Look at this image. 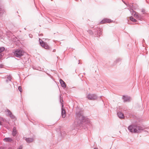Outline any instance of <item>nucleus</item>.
<instances>
[{
	"label": "nucleus",
	"instance_id": "bb28decb",
	"mask_svg": "<svg viewBox=\"0 0 149 149\" xmlns=\"http://www.w3.org/2000/svg\"><path fill=\"white\" fill-rule=\"evenodd\" d=\"M89 33H90V34L92 35L93 34V33L92 31L90 30L88 31Z\"/></svg>",
	"mask_w": 149,
	"mask_h": 149
},
{
	"label": "nucleus",
	"instance_id": "f8f14e48",
	"mask_svg": "<svg viewBox=\"0 0 149 149\" xmlns=\"http://www.w3.org/2000/svg\"><path fill=\"white\" fill-rule=\"evenodd\" d=\"M4 10L2 8L1 1H0V16H1L4 13Z\"/></svg>",
	"mask_w": 149,
	"mask_h": 149
},
{
	"label": "nucleus",
	"instance_id": "79ce46f5",
	"mask_svg": "<svg viewBox=\"0 0 149 149\" xmlns=\"http://www.w3.org/2000/svg\"><path fill=\"white\" fill-rule=\"evenodd\" d=\"M51 0L52 1V0Z\"/></svg>",
	"mask_w": 149,
	"mask_h": 149
},
{
	"label": "nucleus",
	"instance_id": "423d86ee",
	"mask_svg": "<svg viewBox=\"0 0 149 149\" xmlns=\"http://www.w3.org/2000/svg\"><path fill=\"white\" fill-rule=\"evenodd\" d=\"M132 14H134V17L138 19H139L141 20V15H139L135 11H133V13Z\"/></svg>",
	"mask_w": 149,
	"mask_h": 149
},
{
	"label": "nucleus",
	"instance_id": "a19ab883",
	"mask_svg": "<svg viewBox=\"0 0 149 149\" xmlns=\"http://www.w3.org/2000/svg\"><path fill=\"white\" fill-rule=\"evenodd\" d=\"M24 29H26V28H24Z\"/></svg>",
	"mask_w": 149,
	"mask_h": 149
},
{
	"label": "nucleus",
	"instance_id": "f704fd0d",
	"mask_svg": "<svg viewBox=\"0 0 149 149\" xmlns=\"http://www.w3.org/2000/svg\"><path fill=\"white\" fill-rule=\"evenodd\" d=\"M75 129H77V128H75V129H74V130H75Z\"/></svg>",
	"mask_w": 149,
	"mask_h": 149
},
{
	"label": "nucleus",
	"instance_id": "2f4dec72",
	"mask_svg": "<svg viewBox=\"0 0 149 149\" xmlns=\"http://www.w3.org/2000/svg\"><path fill=\"white\" fill-rule=\"evenodd\" d=\"M56 51V49H53V52H55Z\"/></svg>",
	"mask_w": 149,
	"mask_h": 149
},
{
	"label": "nucleus",
	"instance_id": "7ed1b4c3",
	"mask_svg": "<svg viewBox=\"0 0 149 149\" xmlns=\"http://www.w3.org/2000/svg\"><path fill=\"white\" fill-rule=\"evenodd\" d=\"M39 42L41 46L42 47L44 48L45 49H46L48 50L50 49V47L49 46L47 45V43L46 42H44L42 40L40 39H39Z\"/></svg>",
	"mask_w": 149,
	"mask_h": 149
},
{
	"label": "nucleus",
	"instance_id": "f3484780",
	"mask_svg": "<svg viewBox=\"0 0 149 149\" xmlns=\"http://www.w3.org/2000/svg\"><path fill=\"white\" fill-rule=\"evenodd\" d=\"M17 134V131L16 128L14 127L13 128V131L12 132V135L13 136H15Z\"/></svg>",
	"mask_w": 149,
	"mask_h": 149
},
{
	"label": "nucleus",
	"instance_id": "b1692460",
	"mask_svg": "<svg viewBox=\"0 0 149 149\" xmlns=\"http://www.w3.org/2000/svg\"><path fill=\"white\" fill-rule=\"evenodd\" d=\"M18 89L20 92H21L22 91L21 86H19L18 87Z\"/></svg>",
	"mask_w": 149,
	"mask_h": 149
},
{
	"label": "nucleus",
	"instance_id": "cd10ccee",
	"mask_svg": "<svg viewBox=\"0 0 149 149\" xmlns=\"http://www.w3.org/2000/svg\"><path fill=\"white\" fill-rule=\"evenodd\" d=\"M22 146H20L17 149H22Z\"/></svg>",
	"mask_w": 149,
	"mask_h": 149
},
{
	"label": "nucleus",
	"instance_id": "a878e982",
	"mask_svg": "<svg viewBox=\"0 0 149 149\" xmlns=\"http://www.w3.org/2000/svg\"><path fill=\"white\" fill-rule=\"evenodd\" d=\"M10 116L11 118L12 119H14L15 118V116L12 114V113H11V114H10Z\"/></svg>",
	"mask_w": 149,
	"mask_h": 149
},
{
	"label": "nucleus",
	"instance_id": "58836bf2",
	"mask_svg": "<svg viewBox=\"0 0 149 149\" xmlns=\"http://www.w3.org/2000/svg\"><path fill=\"white\" fill-rule=\"evenodd\" d=\"M41 34H40V35H41V36H42V35H41Z\"/></svg>",
	"mask_w": 149,
	"mask_h": 149
},
{
	"label": "nucleus",
	"instance_id": "0eeeda50",
	"mask_svg": "<svg viewBox=\"0 0 149 149\" xmlns=\"http://www.w3.org/2000/svg\"><path fill=\"white\" fill-rule=\"evenodd\" d=\"M135 128L137 130V132H140L141 131L143 130V128L142 127L135 125Z\"/></svg>",
	"mask_w": 149,
	"mask_h": 149
},
{
	"label": "nucleus",
	"instance_id": "e433bc0d",
	"mask_svg": "<svg viewBox=\"0 0 149 149\" xmlns=\"http://www.w3.org/2000/svg\"><path fill=\"white\" fill-rule=\"evenodd\" d=\"M1 37V35L0 34V38Z\"/></svg>",
	"mask_w": 149,
	"mask_h": 149
},
{
	"label": "nucleus",
	"instance_id": "c9c22d12",
	"mask_svg": "<svg viewBox=\"0 0 149 149\" xmlns=\"http://www.w3.org/2000/svg\"><path fill=\"white\" fill-rule=\"evenodd\" d=\"M57 58H58V59L59 58V59L60 58H58V57H57Z\"/></svg>",
	"mask_w": 149,
	"mask_h": 149
},
{
	"label": "nucleus",
	"instance_id": "4468645a",
	"mask_svg": "<svg viewBox=\"0 0 149 149\" xmlns=\"http://www.w3.org/2000/svg\"><path fill=\"white\" fill-rule=\"evenodd\" d=\"M117 115L120 118H122L124 117L123 113L120 111H118L117 112Z\"/></svg>",
	"mask_w": 149,
	"mask_h": 149
},
{
	"label": "nucleus",
	"instance_id": "ddd939ff",
	"mask_svg": "<svg viewBox=\"0 0 149 149\" xmlns=\"http://www.w3.org/2000/svg\"><path fill=\"white\" fill-rule=\"evenodd\" d=\"M124 102H129L130 100V97L127 96H123V97Z\"/></svg>",
	"mask_w": 149,
	"mask_h": 149
},
{
	"label": "nucleus",
	"instance_id": "1a4fd4ad",
	"mask_svg": "<svg viewBox=\"0 0 149 149\" xmlns=\"http://www.w3.org/2000/svg\"><path fill=\"white\" fill-rule=\"evenodd\" d=\"M111 22V19H107V18H104L100 22V23L101 24H103L105 23L106 22L110 23Z\"/></svg>",
	"mask_w": 149,
	"mask_h": 149
},
{
	"label": "nucleus",
	"instance_id": "a211bd4d",
	"mask_svg": "<svg viewBox=\"0 0 149 149\" xmlns=\"http://www.w3.org/2000/svg\"><path fill=\"white\" fill-rule=\"evenodd\" d=\"M5 48L3 47H0V57H1V56H2V54H1V53L4 50Z\"/></svg>",
	"mask_w": 149,
	"mask_h": 149
},
{
	"label": "nucleus",
	"instance_id": "412c9836",
	"mask_svg": "<svg viewBox=\"0 0 149 149\" xmlns=\"http://www.w3.org/2000/svg\"><path fill=\"white\" fill-rule=\"evenodd\" d=\"M60 133L61 134V135L62 137L63 136H64L66 135L65 132V131H63V132L62 131H61L60 132Z\"/></svg>",
	"mask_w": 149,
	"mask_h": 149
},
{
	"label": "nucleus",
	"instance_id": "f03ea898",
	"mask_svg": "<svg viewBox=\"0 0 149 149\" xmlns=\"http://www.w3.org/2000/svg\"><path fill=\"white\" fill-rule=\"evenodd\" d=\"M13 53L15 56L20 58L23 55L24 52L21 49H18L15 50L13 52Z\"/></svg>",
	"mask_w": 149,
	"mask_h": 149
},
{
	"label": "nucleus",
	"instance_id": "6ab92c4d",
	"mask_svg": "<svg viewBox=\"0 0 149 149\" xmlns=\"http://www.w3.org/2000/svg\"><path fill=\"white\" fill-rule=\"evenodd\" d=\"M12 77L10 75H9L7 77V79L6 80V81L7 83H8V81H10Z\"/></svg>",
	"mask_w": 149,
	"mask_h": 149
},
{
	"label": "nucleus",
	"instance_id": "4be33fe9",
	"mask_svg": "<svg viewBox=\"0 0 149 149\" xmlns=\"http://www.w3.org/2000/svg\"><path fill=\"white\" fill-rule=\"evenodd\" d=\"M121 59L120 58H117L116 60V63H118L121 61Z\"/></svg>",
	"mask_w": 149,
	"mask_h": 149
},
{
	"label": "nucleus",
	"instance_id": "72a5a7b5",
	"mask_svg": "<svg viewBox=\"0 0 149 149\" xmlns=\"http://www.w3.org/2000/svg\"><path fill=\"white\" fill-rule=\"evenodd\" d=\"M80 60H79V63H78L79 64V63H80Z\"/></svg>",
	"mask_w": 149,
	"mask_h": 149
},
{
	"label": "nucleus",
	"instance_id": "ea45409f",
	"mask_svg": "<svg viewBox=\"0 0 149 149\" xmlns=\"http://www.w3.org/2000/svg\"><path fill=\"white\" fill-rule=\"evenodd\" d=\"M41 34H40V35H41V36H42V35H41Z\"/></svg>",
	"mask_w": 149,
	"mask_h": 149
},
{
	"label": "nucleus",
	"instance_id": "c756f323",
	"mask_svg": "<svg viewBox=\"0 0 149 149\" xmlns=\"http://www.w3.org/2000/svg\"><path fill=\"white\" fill-rule=\"evenodd\" d=\"M29 36L30 38H32L33 36L31 34H29Z\"/></svg>",
	"mask_w": 149,
	"mask_h": 149
},
{
	"label": "nucleus",
	"instance_id": "39448f33",
	"mask_svg": "<svg viewBox=\"0 0 149 149\" xmlns=\"http://www.w3.org/2000/svg\"><path fill=\"white\" fill-rule=\"evenodd\" d=\"M128 129L129 131L132 133L137 132V130L135 128V125H130L128 127Z\"/></svg>",
	"mask_w": 149,
	"mask_h": 149
},
{
	"label": "nucleus",
	"instance_id": "aec40b11",
	"mask_svg": "<svg viewBox=\"0 0 149 149\" xmlns=\"http://www.w3.org/2000/svg\"><path fill=\"white\" fill-rule=\"evenodd\" d=\"M130 19L132 21L134 22H136L137 21L136 20L134 19V18L132 16H131L130 17Z\"/></svg>",
	"mask_w": 149,
	"mask_h": 149
},
{
	"label": "nucleus",
	"instance_id": "4c0bfd02",
	"mask_svg": "<svg viewBox=\"0 0 149 149\" xmlns=\"http://www.w3.org/2000/svg\"><path fill=\"white\" fill-rule=\"evenodd\" d=\"M1 58V57H0V59Z\"/></svg>",
	"mask_w": 149,
	"mask_h": 149
},
{
	"label": "nucleus",
	"instance_id": "5701e85b",
	"mask_svg": "<svg viewBox=\"0 0 149 149\" xmlns=\"http://www.w3.org/2000/svg\"><path fill=\"white\" fill-rule=\"evenodd\" d=\"M7 112H8V114L9 116H10V114H11V113H12L8 109H7Z\"/></svg>",
	"mask_w": 149,
	"mask_h": 149
},
{
	"label": "nucleus",
	"instance_id": "9b49d317",
	"mask_svg": "<svg viewBox=\"0 0 149 149\" xmlns=\"http://www.w3.org/2000/svg\"><path fill=\"white\" fill-rule=\"evenodd\" d=\"M60 83L62 87L64 88L66 87V85L65 83L61 79H60Z\"/></svg>",
	"mask_w": 149,
	"mask_h": 149
},
{
	"label": "nucleus",
	"instance_id": "473e14b6",
	"mask_svg": "<svg viewBox=\"0 0 149 149\" xmlns=\"http://www.w3.org/2000/svg\"><path fill=\"white\" fill-rule=\"evenodd\" d=\"M94 149H98L97 148H94Z\"/></svg>",
	"mask_w": 149,
	"mask_h": 149
},
{
	"label": "nucleus",
	"instance_id": "c85d7f7f",
	"mask_svg": "<svg viewBox=\"0 0 149 149\" xmlns=\"http://www.w3.org/2000/svg\"><path fill=\"white\" fill-rule=\"evenodd\" d=\"M141 12L143 13V14H144L145 13V10L144 9L142 10Z\"/></svg>",
	"mask_w": 149,
	"mask_h": 149
},
{
	"label": "nucleus",
	"instance_id": "9d476101",
	"mask_svg": "<svg viewBox=\"0 0 149 149\" xmlns=\"http://www.w3.org/2000/svg\"><path fill=\"white\" fill-rule=\"evenodd\" d=\"M97 36L98 37L100 36V35L102 34V30L100 28L97 27Z\"/></svg>",
	"mask_w": 149,
	"mask_h": 149
},
{
	"label": "nucleus",
	"instance_id": "f257e3e1",
	"mask_svg": "<svg viewBox=\"0 0 149 149\" xmlns=\"http://www.w3.org/2000/svg\"><path fill=\"white\" fill-rule=\"evenodd\" d=\"M76 117L74 123V126L76 127H85L88 128V126H91V124L89 119L85 117L83 115L82 112L81 111L76 112Z\"/></svg>",
	"mask_w": 149,
	"mask_h": 149
},
{
	"label": "nucleus",
	"instance_id": "393cba45",
	"mask_svg": "<svg viewBox=\"0 0 149 149\" xmlns=\"http://www.w3.org/2000/svg\"><path fill=\"white\" fill-rule=\"evenodd\" d=\"M5 120V119L3 118L2 117H1L0 118V121L1 122V121L4 122Z\"/></svg>",
	"mask_w": 149,
	"mask_h": 149
},
{
	"label": "nucleus",
	"instance_id": "6e6552de",
	"mask_svg": "<svg viewBox=\"0 0 149 149\" xmlns=\"http://www.w3.org/2000/svg\"><path fill=\"white\" fill-rule=\"evenodd\" d=\"M63 105H62L61 108V114L62 118H64L66 116V111L65 109L63 108Z\"/></svg>",
	"mask_w": 149,
	"mask_h": 149
},
{
	"label": "nucleus",
	"instance_id": "7c9ffc66",
	"mask_svg": "<svg viewBox=\"0 0 149 149\" xmlns=\"http://www.w3.org/2000/svg\"><path fill=\"white\" fill-rule=\"evenodd\" d=\"M2 125V122L0 121V125Z\"/></svg>",
	"mask_w": 149,
	"mask_h": 149
},
{
	"label": "nucleus",
	"instance_id": "20e7f679",
	"mask_svg": "<svg viewBox=\"0 0 149 149\" xmlns=\"http://www.w3.org/2000/svg\"><path fill=\"white\" fill-rule=\"evenodd\" d=\"M97 96L95 94H88L87 96V98L90 100H94L97 98Z\"/></svg>",
	"mask_w": 149,
	"mask_h": 149
},
{
	"label": "nucleus",
	"instance_id": "2eb2a0df",
	"mask_svg": "<svg viewBox=\"0 0 149 149\" xmlns=\"http://www.w3.org/2000/svg\"><path fill=\"white\" fill-rule=\"evenodd\" d=\"M25 140L27 143H30L33 142L34 139L33 138H26Z\"/></svg>",
	"mask_w": 149,
	"mask_h": 149
},
{
	"label": "nucleus",
	"instance_id": "dca6fc26",
	"mask_svg": "<svg viewBox=\"0 0 149 149\" xmlns=\"http://www.w3.org/2000/svg\"><path fill=\"white\" fill-rule=\"evenodd\" d=\"M3 141L6 142H11L13 141V139L12 138L10 137H6L4 138L3 139Z\"/></svg>",
	"mask_w": 149,
	"mask_h": 149
}]
</instances>
